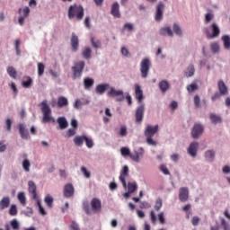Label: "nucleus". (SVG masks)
<instances>
[{
    "mask_svg": "<svg viewBox=\"0 0 230 230\" xmlns=\"http://www.w3.org/2000/svg\"><path fill=\"white\" fill-rule=\"evenodd\" d=\"M215 157H217L215 150H207L205 152V160L207 163H213L215 161Z\"/></svg>",
    "mask_w": 230,
    "mask_h": 230,
    "instance_id": "nucleus-25",
    "label": "nucleus"
},
{
    "mask_svg": "<svg viewBox=\"0 0 230 230\" xmlns=\"http://www.w3.org/2000/svg\"><path fill=\"white\" fill-rule=\"evenodd\" d=\"M154 208L155 211H160L161 208H163V199L161 198L156 199Z\"/></svg>",
    "mask_w": 230,
    "mask_h": 230,
    "instance_id": "nucleus-50",
    "label": "nucleus"
},
{
    "mask_svg": "<svg viewBox=\"0 0 230 230\" xmlns=\"http://www.w3.org/2000/svg\"><path fill=\"white\" fill-rule=\"evenodd\" d=\"M6 71H7V75H9L11 78H13V80L17 78V70L15 69V67L8 66Z\"/></svg>",
    "mask_w": 230,
    "mask_h": 230,
    "instance_id": "nucleus-37",
    "label": "nucleus"
},
{
    "mask_svg": "<svg viewBox=\"0 0 230 230\" xmlns=\"http://www.w3.org/2000/svg\"><path fill=\"white\" fill-rule=\"evenodd\" d=\"M164 3L163 2H159L157 4L155 15V21H156V22H161V21H163V12H164Z\"/></svg>",
    "mask_w": 230,
    "mask_h": 230,
    "instance_id": "nucleus-10",
    "label": "nucleus"
},
{
    "mask_svg": "<svg viewBox=\"0 0 230 230\" xmlns=\"http://www.w3.org/2000/svg\"><path fill=\"white\" fill-rule=\"evenodd\" d=\"M144 116H145V103H140L138 104L135 113L137 123H141V121H143Z\"/></svg>",
    "mask_w": 230,
    "mask_h": 230,
    "instance_id": "nucleus-11",
    "label": "nucleus"
},
{
    "mask_svg": "<svg viewBox=\"0 0 230 230\" xmlns=\"http://www.w3.org/2000/svg\"><path fill=\"white\" fill-rule=\"evenodd\" d=\"M188 199H190V190L188 187H181L179 190V199L181 202H188Z\"/></svg>",
    "mask_w": 230,
    "mask_h": 230,
    "instance_id": "nucleus-14",
    "label": "nucleus"
},
{
    "mask_svg": "<svg viewBox=\"0 0 230 230\" xmlns=\"http://www.w3.org/2000/svg\"><path fill=\"white\" fill-rule=\"evenodd\" d=\"M172 30L173 32L175 33V35H177L178 37H182L184 34L182 33V29H181V26H179V24L174 23L172 25Z\"/></svg>",
    "mask_w": 230,
    "mask_h": 230,
    "instance_id": "nucleus-41",
    "label": "nucleus"
},
{
    "mask_svg": "<svg viewBox=\"0 0 230 230\" xmlns=\"http://www.w3.org/2000/svg\"><path fill=\"white\" fill-rule=\"evenodd\" d=\"M75 195V187H73V184L67 183L64 187V197L66 199H69Z\"/></svg>",
    "mask_w": 230,
    "mask_h": 230,
    "instance_id": "nucleus-19",
    "label": "nucleus"
},
{
    "mask_svg": "<svg viewBox=\"0 0 230 230\" xmlns=\"http://www.w3.org/2000/svg\"><path fill=\"white\" fill-rule=\"evenodd\" d=\"M152 137H146V143L150 146H157V142H155V140H154V138H152Z\"/></svg>",
    "mask_w": 230,
    "mask_h": 230,
    "instance_id": "nucleus-61",
    "label": "nucleus"
},
{
    "mask_svg": "<svg viewBox=\"0 0 230 230\" xmlns=\"http://www.w3.org/2000/svg\"><path fill=\"white\" fill-rule=\"evenodd\" d=\"M222 40L224 43V48L227 51H230V36L229 35H225L222 37Z\"/></svg>",
    "mask_w": 230,
    "mask_h": 230,
    "instance_id": "nucleus-39",
    "label": "nucleus"
},
{
    "mask_svg": "<svg viewBox=\"0 0 230 230\" xmlns=\"http://www.w3.org/2000/svg\"><path fill=\"white\" fill-rule=\"evenodd\" d=\"M84 69H85L84 61L75 62L74 66H72V80H80L82 78Z\"/></svg>",
    "mask_w": 230,
    "mask_h": 230,
    "instance_id": "nucleus-3",
    "label": "nucleus"
},
{
    "mask_svg": "<svg viewBox=\"0 0 230 230\" xmlns=\"http://www.w3.org/2000/svg\"><path fill=\"white\" fill-rule=\"evenodd\" d=\"M73 141L75 146H84V143H85L88 148H93L94 146V140H93V137L85 135L75 136Z\"/></svg>",
    "mask_w": 230,
    "mask_h": 230,
    "instance_id": "nucleus-2",
    "label": "nucleus"
},
{
    "mask_svg": "<svg viewBox=\"0 0 230 230\" xmlns=\"http://www.w3.org/2000/svg\"><path fill=\"white\" fill-rule=\"evenodd\" d=\"M44 69H46V66H44L43 63H38V76L44 75Z\"/></svg>",
    "mask_w": 230,
    "mask_h": 230,
    "instance_id": "nucleus-52",
    "label": "nucleus"
},
{
    "mask_svg": "<svg viewBox=\"0 0 230 230\" xmlns=\"http://www.w3.org/2000/svg\"><path fill=\"white\" fill-rule=\"evenodd\" d=\"M197 89H199L197 83H192L187 86L188 93H194V91H197Z\"/></svg>",
    "mask_w": 230,
    "mask_h": 230,
    "instance_id": "nucleus-53",
    "label": "nucleus"
},
{
    "mask_svg": "<svg viewBox=\"0 0 230 230\" xmlns=\"http://www.w3.org/2000/svg\"><path fill=\"white\" fill-rule=\"evenodd\" d=\"M217 87H218L219 93H222L223 96H227L229 92H228L227 86L226 85V83H224V81H222V80L218 81Z\"/></svg>",
    "mask_w": 230,
    "mask_h": 230,
    "instance_id": "nucleus-26",
    "label": "nucleus"
},
{
    "mask_svg": "<svg viewBox=\"0 0 230 230\" xmlns=\"http://www.w3.org/2000/svg\"><path fill=\"white\" fill-rule=\"evenodd\" d=\"M199 150V143L192 142L190 144L187 152L190 157H197V151Z\"/></svg>",
    "mask_w": 230,
    "mask_h": 230,
    "instance_id": "nucleus-17",
    "label": "nucleus"
},
{
    "mask_svg": "<svg viewBox=\"0 0 230 230\" xmlns=\"http://www.w3.org/2000/svg\"><path fill=\"white\" fill-rule=\"evenodd\" d=\"M78 36L75 35V33L72 34V38H71V48H72V51H74V53H76V51H78Z\"/></svg>",
    "mask_w": 230,
    "mask_h": 230,
    "instance_id": "nucleus-28",
    "label": "nucleus"
},
{
    "mask_svg": "<svg viewBox=\"0 0 230 230\" xmlns=\"http://www.w3.org/2000/svg\"><path fill=\"white\" fill-rule=\"evenodd\" d=\"M19 134L22 139H26V140L30 139V131H28L24 124L19 125Z\"/></svg>",
    "mask_w": 230,
    "mask_h": 230,
    "instance_id": "nucleus-22",
    "label": "nucleus"
},
{
    "mask_svg": "<svg viewBox=\"0 0 230 230\" xmlns=\"http://www.w3.org/2000/svg\"><path fill=\"white\" fill-rule=\"evenodd\" d=\"M29 186V193L31 194L33 200L39 199V197L37 196V186H35V182L32 181H30L28 182Z\"/></svg>",
    "mask_w": 230,
    "mask_h": 230,
    "instance_id": "nucleus-23",
    "label": "nucleus"
},
{
    "mask_svg": "<svg viewBox=\"0 0 230 230\" xmlns=\"http://www.w3.org/2000/svg\"><path fill=\"white\" fill-rule=\"evenodd\" d=\"M69 104V102L67 101V98L61 96L58 97V107H67V105Z\"/></svg>",
    "mask_w": 230,
    "mask_h": 230,
    "instance_id": "nucleus-35",
    "label": "nucleus"
},
{
    "mask_svg": "<svg viewBox=\"0 0 230 230\" xmlns=\"http://www.w3.org/2000/svg\"><path fill=\"white\" fill-rule=\"evenodd\" d=\"M222 172L224 175H230V166L229 165L223 166Z\"/></svg>",
    "mask_w": 230,
    "mask_h": 230,
    "instance_id": "nucleus-64",
    "label": "nucleus"
},
{
    "mask_svg": "<svg viewBox=\"0 0 230 230\" xmlns=\"http://www.w3.org/2000/svg\"><path fill=\"white\" fill-rule=\"evenodd\" d=\"M111 13L114 19H119L121 17V13H119V4L118 2L112 4Z\"/></svg>",
    "mask_w": 230,
    "mask_h": 230,
    "instance_id": "nucleus-18",
    "label": "nucleus"
},
{
    "mask_svg": "<svg viewBox=\"0 0 230 230\" xmlns=\"http://www.w3.org/2000/svg\"><path fill=\"white\" fill-rule=\"evenodd\" d=\"M84 99H76L74 102V109H82V105H89V100H84Z\"/></svg>",
    "mask_w": 230,
    "mask_h": 230,
    "instance_id": "nucleus-33",
    "label": "nucleus"
},
{
    "mask_svg": "<svg viewBox=\"0 0 230 230\" xmlns=\"http://www.w3.org/2000/svg\"><path fill=\"white\" fill-rule=\"evenodd\" d=\"M110 87H111V84H97L94 89L95 94H97L98 96H103V94H105V91L110 89Z\"/></svg>",
    "mask_w": 230,
    "mask_h": 230,
    "instance_id": "nucleus-15",
    "label": "nucleus"
},
{
    "mask_svg": "<svg viewBox=\"0 0 230 230\" xmlns=\"http://www.w3.org/2000/svg\"><path fill=\"white\" fill-rule=\"evenodd\" d=\"M82 55L83 58H84L85 60H91V58H93V50L91 49V48L86 47L83 50Z\"/></svg>",
    "mask_w": 230,
    "mask_h": 230,
    "instance_id": "nucleus-31",
    "label": "nucleus"
},
{
    "mask_svg": "<svg viewBox=\"0 0 230 230\" xmlns=\"http://www.w3.org/2000/svg\"><path fill=\"white\" fill-rule=\"evenodd\" d=\"M109 92L107 93L108 96H119L117 100L118 102H123L125 97H123V91L122 90H116V88L110 86Z\"/></svg>",
    "mask_w": 230,
    "mask_h": 230,
    "instance_id": "nucleus-13",
    "label": "nucleus"
},
{
    "mask_svg": "<svg viewBox=\"0 0 230 230\" xmlns=\"http://www.w3.org/2000/svg\"><path fill=\"white\" fill-rule=\"evenodd\" d=\"M9 87L10 89H12L14 96H17V94H19V90L17 89V85L15 84V83L13 82L10 83Z\"/></svg>",
    "mask_w": 230,
    "mask_h": 230,
    "instance_id": "nucleus-56",
    "label": "nucleus"
},
{
    "mask_svg": "<svg viewBox=\"0 0 230 230\" xmlns=\"http://www.w3.org/2000/svg\"><path fill=\"white\" fill-rule=\"evenodd\" d=\"M210 28H211L212 33L208 27H205L203 29V32L205 33L207 39H209V40L218 39V37H220V27H218V24L212 23Z\"/></svg>",
    "mask_w": 230,
    "mask_h": 230,
    "instance_id": "nucleus-5",
    "label": "nucleus"
},
{
    "mask_svg": "<svg viewBox=\"0 0 230 230\" xmlns=\"http://www.w3.org/2000/svg\"><path fill=\"white\" fill-rule=\"evenodd\" d=\"M18 13L20 15L18 18V24L24 26V20L30 17V7L25 6L23 8H19Z\"/></svg>",
    "mask_w": 230,
    "mask_h": 230,
    "instance_id": "nucleus-8",
    "label": "nucleus"
},
{
    "mask_svg": "<svg viewBox=\"0 0 230 230\" xmlns=\"http://www.w3.org/2000/svg\"><path fill=\"white\" fill-rule=\"evenodd\" d=\"M9 215H11V217H16V215H17V206L16 205H11V207L9 208Z\"/></svg>",
    "mask_w": 230,
    "mask_h": 230,
    "instance_id": "nucleus-54",
    "label": "nucleus"
},
{
    "mask_svg": "<svg viewBox=\"0 0 230 230\" xmlns=\"http://www.w3.org/2000/svg\"><path fill=\"white\" fill-rule=\"evenodd\" d=\"M119 136L120 137H127V126H121L119 131Z\"/></svg>",
    "mask_w": 230,
    "mask_h": 230,
    "instance_id": "nucleus-57",
    "label": "nucleus"
},
{
    "mask_svg": "<svg viewBox=\"0 0 230 230\" xmlns=\"http://www.w3.org/2000/svg\"><path fill=\"white\" fill-rule=\"evenodd\" d=\"M152 67V61L148 58H145L140 61V73L142 78H146L150 68Z\"/></svg>",
    "mask_w": 230,
    "mask_h": 230,
    "instance_id": "nucleus-6",
    "label": "nucleus"
},
{
    "mask_svg": "<svg viewBox=\"0 0 230 230\" xmlns=\"http://www.w3.org/2000/svg\"><path fill=\"white\" fill-rule=\"evenodd\" d=\"M123 30H126L127 31H134V24L130 22L125 23L123 26Z\"/></svg>",
    "mask_w": 230,
    "mask_h": 230,
    "instance_id": "nucleus-59",
    "label": "nucleus"
},
{
    "mask_svg": "<svg viewBox=\"0 0 230 230\" xmlns=\"http://www.w3.org/2000/svg\"><path fill=\"white\" fill-rule=\"evenodd\" d=\"M68 19H76L82 21L84 19V6L74 4L68 8Z\"/></svg>",
    "mask_w": 230,
    "mask_h": 230,
    "instance_id": "nucleus-1",
    "label": "nucleus"
},
{
    "mask_svg": "<svg viewBox=\"0 0 230 230\" xmlns=\"http://www.w3.org/2000/svg\"><path fill=\"white\" fill-rule=\"evenodd\" d=\"M35 200H36L37 206H38V208H39V212H40L43 217H45V215H47V212H46V210L44 209V207H42L40 199H35Z\"/></svg>",
    "mask_w": 230,
    "mask_h": 230,
    "instance_id": "nucleus-47",
    "label": "nucleus"
},
{
    "mask_svg": "<svg viewBox=\"0 0 230 230\" xmlns=\"http://www.w3.org/2000/svg\"><path fill=\"white\" fill-rule=\"evenodd\" d=\"M81 172L85 179H91V172L87 171V168L81 167Z\"/></svg>",
    "mask_w": 230,
    "mask_h": 230,
    "instance_id": "nucleus-58",
    "label": "nucleus"
},
{
    "mask_svg": "<svg viewBox=\"0 0 230 230\" xmlns=\"http://www.w3.org/2000/svg\"><path fill=\"white\" fill-rule=\"evenodd\" d=\"M83 85H84V88L85 89V91H91V89H93V87L94 85V79H93L91 77H85L83 80Z\"/></svg>",
    "mask_w": 230,
    "mask_h": 230,
    "instance_id": "nucleus-24",
    "label": "nucleus"
},
{
    "mask_svg": "<svg viewBox=\"0 0 230 230\" xmlns=\"http://www.w3.org/2000/svg\"><path fill=\"white\" fill-rule=\"evenodd\" d=\"M219 220L221 222V227H223L224 230H230V221L226 220L224 217H219Z\"/></svg>",
    "mask_w": 230,
    "mask_h": 230,
    "instance_id": "nucleus-42",
    "label": "nucleus"
},
{
    "mask_svg": "<svg viewBox=\"0 0 230 230\" xmlns=\"http://www.w3.org/2000/svg\"><path fill=\"white\" fill-rule=\"evenodd\" d=\"M136 190H137V183L136 181L128 183V191L129 193H134Z\"/></svg>",
    "mask_w": 230,
    "mask_h": 230,
    "instance_id": "nucleus-44",
    "label": "nucleus"
},
{
    "mask_svg": "<svg viewBox=\"0 0 230 230\" xmlns=\"http://www.w3.org/2000/svg\"><path fill=\"white\" fill-rule=\"evenodd\" d=\"M156 57H159L161 60H164V58H166V54L163 53V49L159 48L156 51Z\"/></svg>",
    "mask_w": 230,
    "mask_h": 230,
    "instance_id": "nucleus-62",
    "label": "nucleus"
},
{
    "mask_svg": "<svg viewBox=\"0 0 230 230\" xmlns=\"http://www.w3.org/2000/svg\"><path fill=\"white\" fill-rule=\"evenodd\" d=\"M31 84H33L31 77H27V81L22 82V85L24 89H30V87H31Z\"/></svg>",
    "mask_w": 230,
    "mask_h": 230,
    "instance_id": "nucleus-49",
    "label": "nucleus"
},
{
    "mask_svg": "<svg viewBox=\"0 0 230 230\" xmlns=\"http://www.w3.org/2000/svg\"><path fill=\"white\" fill-rule=\"evenodd\" d=\"M210 51H212L214 55L220 52V45H218V42L210 43Z\"/></svg>",
    "mask_w": 230,
    "mask_h": 230,
    "instance_id": "nucleus-40",
    "label": "nucleus"
},
{
    "mask_svg": "<svg viewBox=\"0 0 230 230\" xmlns=\"http://www.w3.org/2000/svg\"><path fill=\"white\" fill-rule=\"evenodd\" d=\"M211 123H213V125H218V123L222 122V117L215 114V113H210L209 115Z\"/></svg>",
    "mask_w": 230,
    "mask_h": 230,
    "instance_id": "nucleus-34",
    "label": "nucleus"
},
{
    "mask_svg": "<svg viewBox=\"0 0 230 230\" xmlns=\"http://www.w3.org/2000/svg\"><path fill=\"white\" fill-rule=\"evenodd\" d=\"M202 134H204V126L200 123L194 124L190 131L191 137L193 139H199Z\"/></svg>",
    "mask_w": 230,
    "mask_h": 230,
    "instance_id": "nucleus-7",
    "label": "nucleus"
},
{
    "mask_svg": "<svg viewBox=\"0 0 230 230\" xmlns=\"http://www.w3.org/2000/svg\"><path fill=\"white\" fill-rule=\"evenodd\" d=\"M10 226L13 230H19L21 228V224L19 223V220L17 218H13L10 222Z\"/></svg>",
    "mask_w": 230,
    "mask_h": 230,
    "instance_id": "nucleus-43",
    "label": "nucleus"
},
{
    "mask_svg": "<svg viewBox=\"0 0 230 230\" xmlns=\"http://www.w3.org/2000/svg\"><path fill=\"white\" fill-rule=\"evenodd\" d=\"M159 131V125L152 126L147 125L145 129V136L146 137H154L155 134Z\"/></svg>",
    "mask_w": 230,
    "mask_h": 230,
    "instance_id": "nucleus-12",
    "label": "nucleus"
},
{
    "mask_svg": "<svg viewBox=\"0 0 230 230\" xmlns=\"http://www.w3.org/2000/svg\"><path fill=\"white\" fill-rule=\"evenodd\" d=\"M215 15H213V13H208L205 15V23L208 24V22H211V21H213Z\"/></svg>",
    "mask_w": 230,
    "mask_h": 230,
    "instance_id": "nucleus-60",
    "label": "nucleus"
},
{
    "mask_svg": "<svg viewBox=\"0 0 230 230\" xmlns=\"http://www.w3.org/2000/svg\"><path fill=\"white\" fill-rule=\"evenodd\" d=\"M22 166L24 172H30V166H31V164L30 163V160L25 159L22 161Z\"/></svg>",
    "mask_w": 230,
    "mask_h": 230,
    "instance_id": "nucleus-48",
    "label": "nucleus"
},
{
    "mask_svg": "<svg viewBox=\"0 0 230 230\" xmlns=\"http://www.w3.org/2000/svg\"><path fill=\"white\" fill-rule=\"evenodd\" d=\"M57 122L58 123L59 128L61 130H65V128L69 126V124L67 123V119H66V117L58 118Z\"/></svg>",
    "mask_w": 230,
    "mask_h": 230,
    "instance_id": "nucleus-32",
    "label": "nucleus"
},
{
    "mask_svg": "<svg viewBox=\"0 0 230 230\" xmlns=\"http://www.w3.org/2000/svg\"><path fill=\"white\" fill-rule=\"evenodd\" d=\"M127 177H128V165H125L120 172V175L119 177L124 188H127Z\"/></svg>",
    "mask_w": 230,
    "mask_h": 230,
    "instance_id": "nucleus-16",
    "label": "nucleus"
},
{
    "mask_svg": "<svg viewBox=\"0 0 230 230\" xmlns=\"http://www.w3.org/2000/svg\"><path fill=\"white\" fill-rule=\"evenodd\" d=\"M145 157V148L139 147L138 150H135L134 154L130 155V159L134 161V163H141V159Z\"/></svg>",
    "mask_w": 230,
    "mask_h": 230,
    "instance_id": "nucleus-9",
    "label": "nucleus"
},
{
    "mask_svg": "<svg viewBox=\"0 0 230 230\" xmlns=\"http://www.w3.org/2000/svg\"><path fill=\"white\" fill-rule=\"evenodd\" d=\"M10 207V197H3L0 200V211H3Z\"/></svg>",
    "mask_w": 230,
    "mask_h": 230,
    "instance_id": "nucleus-27",
    "label": "nucleus"
},
{
    "mask_svg": "<svg viewBox=\"0 0 230 230\" xmlns=\"http://www.w3.org/2000/svg\"><path fill=\"white\" fill-rule=\"evenodd\" d=\"M91 206L93 213H100L102 211V201L100 199L93 198L91 201Z\"/></svg>",
    "mask_w": 230,
    "mask_h": 230,
    "instance_id": "nucleus-21",
    "label": "nucleus"
},
{
    "mask_svg": "<svg viewBox=\"0 0 230 230\" xmlns=\"http://www.w3.org/2000/svg\"><path fill=\"white\" fill-rule=\"evenodd\" d=\"M120 153L123 157H127V156L130 157V155H132V154L130 153V149H128V147H121Z\"/></svg>",
    "mask_w": 230,
    "mask_h": 230,
    "instance_id": "nucleus-51",
    "label": "nucleus"
},
{
    "mask_svg": "<svg viewBox=\"0 0 230 230\" xmlns=\"http://www.w3.org/2000/svg\"><path fill=\"white\" fill-rule=\"evenodd\" d=\"M18 200L22 206H26V195L24 192H19L18 193Z\"/></svg>",
    "mask_w": 230,
    "mask_h": 230,
    "instance_id": "nucleus-45",
    "label": "nucleus"
},
{
    "mask_svg": "<svg viewBox=\"0 0 230 230\" xmlns=\"http://www.w3.org/2000/svg\"><path fill=\"white\" fill-rule=\"evenodd\" d=\"M195 75V66L193 65H189L187 67V71L185 72V76L187 78H191Z\"/></svg>",
    "mask_w": 230,
    "mask_h": 230,
    "instance_id": "nucleus-38",
    "label": "nucleus"
},
{
    "mask_svg": "<svg viewBox=\"0 0 230 230\" xmlns=\"http://www.w3.org/2000/svg\"><path fill=\"white\" fill-rule=\"evenodd\" d=\"M159 33L163 37H173V31H172V28L170 27H163L162 29H160Z\"/></svg>",
    "mask_w": 230,
    "mask_h": 230,
    "instance_id": "nucleus-29",
    "label": "nucleus"
},
{
    "mask_svg": "<svg viewBox=\"0 0 230 230\" xmlns=\"http://www.w3.org/2000/svg\"><path fill=\"white\" fill-rule=\"evenodd\" d=\"M135 96L137 100L138 105H140L143 102V90L141 89V86L137 84H135Z\"/></svg>",
    "mask_w": 230,
    "mask_h": 230,
    "instance_id": "nucleus-20",
    "label": "nucleus"
},
{
    "mask_svg": "<svg viewBox=\"0 0 230 230\" xmlns=\"http://www.w3.org/2000/svg\"><path fill=\"white\" fill-rule=\"evenodd\" d=\"M45 204H47L48 208H53V197L48 194L44 199Z\"/></svg>",
    "mask_w": 230,
    "mask_h": 230,
    "instance_id": "nucleus-46",
    "label": "nucleus"
},
{
    "mask_svg": "<svg viewBox=\"0 0 230 230\" xmlns=\"http://www.w3.org/2000/svg\"><path fill=\"white\" fill-rule=\"evenodd\" d=\"M41 112H43L42 123H49V121H55L53 117L51 116V108L48 105V101H42L40 104Z\"/></svg>",
    "mask_w": 230,
    "mask_h": 230,
    "instance_id": "nucleus-4",
    "label": "nucleus"
},
{
    "mask_svg": "<svg viewBox=\"0 0 230 230\" xmlns=\"http://www.w3.org/2000/svg\"><path fill=\"white\" fill-rule=\"evenodd\" d=\"M179 159H181V155L179 154H173L171 155V161H172V163H179Z\"/></svg>",
    "mask_w": 230,
    "mask_h": 230,
    "instance_id": "nucleus-63",
    "label": "nucleus"
},
{
    "mask_svg": "<svg viewBox=\"0 0 230 230\" xmlns=\"http://www.w3.org/2000/svg\"><path fill=\"white\" fill-rule=\"evenodd\" d=\"M91 42L93 48H95L96 49H100L102 46V42L100 41V40H94V38H92Z\"/></svg>",
    "mask_w": 230,
    "mask_h": 230,
    "instance_id": "nucleus-55",
    "label": "nucleus"
},
{
    "mask_svg": "<svg viewBox=\"0 0 230 230\" xmlns=\"http://www.w3.org/2000/svg\"><path fill=\"white\" fill-rule=\"evenodd\" d=\"M120 54L124 58H132V53L127 49V47L123 46L120 48Z\"/></svg>",
    "mask_w": 230,
    "mask_h": 230,
    "instance_id": "nucleus-36",
    "label": "nucleus"
},
{
    "mask_svg": "<svg viewBox=\"0 0 230 230\" xmlns=\"http://www.w3.org/2000/svg\"><path fill=\"white\" fill-rule=\"evenodd\" d=\"M159 89L160 91L164 93H167V91L170 89V83H168L167 80H162L160 83H159Z\"/></svg>",
    "mask_w": 230,
    "mask_h": 230,
    "instance_id": "nucleus-30",
    "label": "nucleus"
}]
</instances>
